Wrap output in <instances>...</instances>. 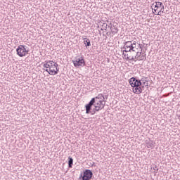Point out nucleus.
<instances>
[{
	"mask_svg": "<svg viewBox=\"0 0 180 180\" xmlns=\"http://www.w3.org/2000/svg\"><path fill=\"white\" fill-rule=\"evenodd\" d=\"M83 40L86 47L91 46V40L89 39L84 38Z\"/></svg>",
	"mask_w": 180,
	"mask_h": 180,
	"instance_id": "ddd939ff",
	"label": "nucleus"
},
{
	"mask_svg": "<svg viewBox=\"0 0 180 180\" xmlns=\"http://www.w3.org/2000/svg\"><path fill=\"white\" fill-rule=\"evenodd\" d=\"M136 46L137 43L136 42V41H128L124 43V45L123 46L124 50L122 51V56H124V57H127L126 60L130 59V58L131 57V53L134 51L136 52V50H139Z\"/></svg>",
	"mask_w": 180,
	"mask_h": 180,
	"instance_id": "f03ea898",
	"label": "nucleus"
},
{
	"mask_svg": "<svg viewBox=\"0 0 180 180\" xmlns=\"http://www.w3.org/2000/svg\"><path fill=\"white\" fill-rule=\"evenodd\" d=\"M164 4L160 1H155L152 4V9L153 13H157V11H158V8H161Z\"/></svg>",
	"mask_w": 180,
	"mask_h": 180,
	"instance_id": "1a4fd4ad",
	"label": "nucleus"
},
{
	"mask_svg": "<svg viewBox=\"0 0 180 180\" xmlns=\"http://www.w3.org/2000/svg\"><path fill=\"white\" fill-rule=\"evenodd\" d=\"M29 51L30 50L25 45H20L16 49V53L18 57H26V55L29 54Z\"/></svg>",
	"mask_w": 180,
	"mask_h": 180,
	"instance_id": "20e7f679",
	"label": "nucleus"
},
{
	"mask_svg": "<svg viewBox=\"0 0 180 180\" xmlns=\"http://www.w3.org/2000/svg\"><path fill=\"white\" fill-rule=\"evenodd\" d=\"M141 51H143V49H141V51H139V49H136V51H134L131 53V56L129 58V59H127V60H129V61H136V60H139V58H140L141 57Z\"/></svg>",
	"mask_w": 180,
	"mask_h": 180,
	"instance_id": "0eeeda50",
	"label": "nucleus"
},
{
	"mask_svg": "<svg viewBox=\"0 0 180 180\" xmlns=\"http://www.w3.org/2000/svg\"><path fill=\"white\" fill-rule=\"evenodd\" d=\"M104 98L103 103H105V105H106V101L108 100V95L105 96H103V99Z\"/></svg>",
	"mask_w": 180,
	"mask_h": 180,
	"instance_id": "6ab92c4d",
	"label": "nucleus"
},
{
	"mask_svg": "<svg viewBox=\"0 0 180 180\" xmlns=\"http://www.w3.org/2000/svg\"><path fill=\"white\" fill-rule=\"evenodd\" d=\"M154 171H158V167H157V165H155V167H153Z\"/></svg>",
	"mask_w": 180,
	"mask_h": 180,
	"instance_id": "4be33fe9",
	"label": "nucleus"
},
{
	"mask_svg": "<svg viewBox=\"0 0 180 180\" xmlns=\"http://www.w3.org/2000/svg\"><path fill=\"white\" fill-rule=\"evenodd\" d=\"M106 29H108V24L103 23L102 28L101 29V30H106Z\"/></svg>",
	"mask_w": 180,
	"mask_h": 180,
	"instance_id": "a211bd4d",
	"label": "nucleus"
},
{
	"mask_svg": "<svg viewBox=\"0 0 180 180\" xmlns=\"http://www.w3.org/2000/svg\"><path fill=\"white\" fill-rule=\"evenodd\" d=\"M45 64H44L43 67L44 68H46V70H50V63H49V60L48 61H45Z\"/></svg>",
	"mask_w": 180,
	"mask_h": 180,
	"instance_id": "dca6fc26",
	"label": "nucleus"
},
{
	"mask_svg": "<svg viewBox=\"0 0 180 180\" xmlns=\"http://www.w3.org/2000/svg\"><path fill=\"white\" fill-rule=\"evenodd\" d=\"M110 30L112 34H117V33L119 32V28L116 27V25H112V26H110Z\"/></svg>",
	"mask_w": 180,
	"mask_h": 180,
	"instance_id": "9b49d317",
	"label": "nucleus"
},
{
	"mask_svg": "<svg viewBox=\"0 0 180 180\" xmlns=\"http://www.w3.org/2000/svg\"><path fill=\"white\" fill-rule=\"evenodd\" d=\"M48 63H49V69H44L49 75H51V70L53 71L54 69H56L57 63L53 61V60H48Z\"/></svg>",
	"mask_w": 180,
	"mask_h": 180,
	"instance_id": "6e6552de",
	"label": "nucleus"
},
{
	"mask_svg": "<svg viewBox=\"0 0 180 180\" xmlns=\"http://www.w3.org/2000/svg\"><path fill=\"white\" fill-rule=\"evenodd\" d=\"M74 164V159L72 158H68V168H72V165Z\"/></svg>",
	"mask_w": 180,
	"mask_h": 180,
	"instance_id": "2eb2a0df",
	"label": "nucleus"
},
{
	"mask_svg": "<svg viewBox=\"0 0 180 180\" xmlns=\"http://www.w3.org/2000/svg\"><path fill=\"white\" fill-rule=\"evenodd\" d=\"M105 98L103 101H96L94 98H91V101L85 105L86 114L89 115H95L96 112H99V110H102L105 108Z\"/></svg>",
	"mask_w": 180,
	"mask_h": 180,
	"instance_id": "f257e3e1",
	"label": "nucleus"
},
{
	"mask_svg": "<svg viewBox=\"0 0 180 180\" xmlns=\"http://www.w3.org/2000/svg\"><path fill=\"white\" fill-rule=\"evenodd\" d=\"M103 94H99L97 96L92 98L91 99H95V101H103Z\"/></svg>",
	"mask_w": 180,
	"mask_h": 180,
	"instance_id": "4468645a",
	"label": "nucleus"
},
{
	"mask_svg": "<svg viewBox=\"0 0 180 180\" xmlns=\"http://www.w3.org/2000/svg\"><path fill=\"white\" fill-rule=\"evenodd\" d=\"M72 63L76 68H78V67H85V60L83 56L76 57L75 60H72Z\"/></svg>",
	"mask_w": 180,
	"mask_h": 180,
	"instance_id": "423d86ee",
	"label": "nucleus"
},
{
	"mask_svg": "<svg viewBox=\"0 0 180 180\" xmlns=\"http://www.w3.org/2000/svg\"><path fill=\"white\" fill-rule=\"evenodd\" d=\"M140 81L142 84L141 88H144V85H146V82H147V80H146V79L142 78Z\"/></svg>",
	"mask_w": 180,
	"mask_h": 180,
	"instance_id": "f3484780",
	"label": "nucleus"
},
{
	"mask_svg": "<svg viewBox=\"0 0 180 180\" xmlns=\"http://www.w3.org/2000/svg\"><path fill=\"white\" fill-rule=\"evenodd\" d=\"M129 84L131 86L134 88L132 91L134 94H136V95H140V94L143 92V88L141 87V80L137 79V77H131L129 79Z\"/></svg>",
	"mask_w": 180,
	"mask_h": 180,
	"instance_id": "7ed1b4c3",
	"label": "nucleus"
},
{
	"mask_svg": "<svg viewBox=\"0 0 180 180\" xmlns=\"http://www.w3.org/2000/svg\"><path fill=\"white\" fill-rule=\"evenodd\" d=\"M160 12H162V13H164V4L160 7Z\"/></svg>",
	"mask_w": 180,
	"mask_h": 180,
	"instance_id": "aec40b11",
	"label": "nucleus"
},
{
	"mask_svg": "<svg viewBox=\"0 0 180 180\" xmlns=\"http://www.w3.org/2000/svg\"><path fill=\"white\" fill-rule=\"evenodd\" d=\"M146 144L148 148H154L155 147V143L151 140H146Z\"/></svg>",
	"mask_w": 180,
	"mask_h": 180,
	"instance_id": "9d476101",
	"label": "nucleus"
},
{
	"mask_svg": "<svg viewBox=\"0 0 180 180\" xmlns=\"http://www.w3.org/2000/svg\"><path fill=\"white\" fill-rule=\"evenodd\" d=\"M56 69L51 70V75H57L58 74V71H60V68H58V64L56 63Z\"/></svg>",
	"mask_w": 180,
	"mask_h": 180,
	"instance_id": "f8f14e48",
	"label": "nucleus"
},
{
	"mask_svg": "<svg viewBox=\"0 0 180 180\" xmlns=\"http://www.w3.org/2000/svg\"><path fill=\"white\" fill-rule=\"evenodd\" d=\"M162 11H159L158 12V13H155V15H159V16H161V15H162Z\"/></svg>",
	"mask_w": 180,
	"mask_h": 180,
	"instance_id": "412c9836",
	"label": "nucleus"
},
{
	"mask_svg": "<svg viewBox=\"0 0 180 180\" xmlns=\"http://www.w3.org/2000/svg\"><path fill=\"white\" fill-rule=\"evenodd\" d=\"M110 26H112V23H110V25L108 26V27H110Z\"/></svg>",
	"mask_w": 180,
	"mask_h": 180,
	"instance_id": "b1692460",
	"label": "nucleus"
},
{
	"mask_svg": "<svg viewBox=\"0 0 180 180\" xmlns=\"http://www.w3.org/2000/svg\"><path fill=\"white\" fill-rule=\"evenodd\" d=\"M94 176V173L91 169H85L83 172L80 173L79 179V180H91Z\"/></svg>",
	"mask_w": 180,
	"mask_h": 180,
	"instance_id": "39448f33",
	"label": "nucleus"
},
{
	"mask_svg": "<svg viewBox=\"0 0 180 180\" xmlns=\"http://www.w3.org/2000/svg\"><path fill=\"white\" fill-rule=\"evenodd\" d=\"M144 58H143V56H141L140 58H139V59H136V60H139V61H142V60H143Z\"/></svg>",
	"mask_w": 180,
	"mask_h": 180,
	"instance_id": "5701e85b",
	"label": "nucleus"
}]
</instances>
